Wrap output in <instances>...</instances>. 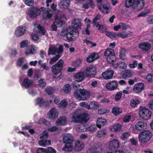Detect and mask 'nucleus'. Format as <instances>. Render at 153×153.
I'll list each match as a JSON object with an SVG mask.
<instances>
[{"instance_id":"obj_63","label":"nucleus","mask_w":153,"mask_h":153,"mask_svg":"<svg viewBox=\"0 0 153 153\" xmlns=\"http://www.w3.org/2000/svg\"><path fill=\"white\" fill-rule=\"evenodd\" d=\"M25 3L27 6H32L34 3L33 0H25Z\"/></svg>"},{"instance_id":"obj_15","label":"nucleus","mask_w":153,"mask_h":153,"mask_svg":"<svg viewBox=\"0 0 153 153\" xmlns=\"http://www.w3.org/2000/svg\"><path fill=\"white\" fill-rule=\"evenodd\" d=\"M59 111L55 108H52L48 113V115L50 119H55L58 116Z\"/></svg>"},{"instance_id":"obj_18","label":"nucleus","mask_w":153,"mask_h":153,"mask_svg":"<svg viewBox=\"0 0 153 153\" xmlns=\"http://www.w3.org/2000/svg\"><path fill=\"white\" fill-rule=\"evenodd\" d=\"M144 88V84L142 83H138L134 85L133 90L135 92L138 93L143 90Z\"/></svg>"},{"instance_id":"obj_50","label":"nucleus","mask_w":153,"mask_h":153,"mask_svg":"<svg viewBox=\"0 0 153 153\" xmlns=\"http://www.w3.org/2000/svg\"><path fill=\"white\" fill-rule=\"evenodd\" d=\"M130 135V133L128 132H126L123 133L120 136L121 138L124 140L127 139Z\"/></svg>"},{"instance_id":"obj_34","label":"nucleus","mask_w":153,"mask_h":153,"mask_svg":"<svg viewBox=\"0 0 153 153\" xmlns=\"http://www.w3.org/2000/svg\"><path fill=\"white\" fill-rule=\"evenodd\" d=\"M57 48L55 46H52L49 47L48 51V55L55 54L56 53Z\"/></svg>"},{"instance_id":"obj_59","label":"nucleus","mask_w":153,"mask_h":153,"mask_svg":"<svg viewBox=\"0 0 153 153\" xmlns=\"http://www.w3.org/2000/svg\"><path fill=\"white\" fill-rule=\"evenodd\" d=\"M97 129V126L95 125H92L88 128V130L91 132L95 131Z\"/></svg>"},{"instance_id":"obj_1","label":"nucleus","mask_w":153,"mask_h":153,"mask_svg":"<svg viewBox=\"0 0 153 153\" xmlns=\"http://www.w3.org/2000/svg\"><path fill=\"white\" fill-rule=\"evenodd\" d=\"M90 118L88 114L82 113L79 111H76L73 114L71 122L75 123L82 124L86 123Z\"/></svg>"},{"instance_id":"obj_41","label":"nucleus","mask_w":153,"mask_h":153,"mask_svg":"<svg viewBox=\"0 0 153 153\" xmlns=\"http://www.w3.org/2000/svg\"><path fill=\"white\" fill-rule=\"evenodd\" d=\"M46 93L48 94H52L54 91V89L50 86H48L45 89Z\"/></svg>"},{"instance_id":"obj_39","label":"nucleus","mask_w":153,"mask_h":153,"mask_svg":"<svg viewBox=\"0 0 153 153\" xmlns=\"http://www.w3.org/2000/svg\"><path fill=\"white\" fill-rule=\"evenodd\" d=\"M106 59L108 62L109 63L111 64L116 60V57L114 55V54H113L109 57H106Z\"/></svg>"},{"instance_id":"obj_43","label":"nucleus","mask_w":153,"mask_h":153,"mask_svg":"<svg viewBox=\"0 0 153 153\" xmlns=\"http://www.w3.org/2000/svg\"><path fill=\"white\" fill-rule=\"evenodd\" d=\"M71 85L69 84L65 85L63 87V90L65 93H69L71 90Z\"/></svg>"},{"instance_id":"obj_2","label":"nucleus","mask_w":153,"mask_h":153,"mask_svg":"<svg viewBox=\"0 0 153 153\" xmlns=\"http://www.w3.org/2000/svg\"><path fill=\"white\" fill-rule=\"evenodd\" d=\"M145 4L143 1L139 0H126L125 6L129 8L132 6L133 9L136 11L141 10L144 7Z\"/></svg>"},{"instance_id":"obj_54","label":"nucleus","mask_w":153,"mask_h":153,"mask_svg":"<svg viewBox=\"0 0 153 153\" xmlns=\"http://www.w3.org/2000/svg\"><path fill=\"white\" fill-rule=\"evenodd\" d=\"M37 103L40 106H43L44 103V101L42 98H38L36 100Z\"/></svg>"},{"instance_id":"obj_48","label":"nucleus","mask_w":153,"mask_h":153,"mask_svg":"<svg viewBox=\"0 0 153 153\" xmlns=\"http://www.w3.org/2000/svg\"><path fill=\"white\" fill-rule=\"evenodd\" d=\"M48 134L47 131H44L41 134V136L40 137V139L42 140L45 139L47 138L48 137Z\"/></svg>"},{"instance_id":"obj_29","label":"nucleus","mask_w":153,"mask_h":153,"mask_svg":"<svg viewBox=\"0 0 153 153\" xmlns=\"http://www.w3.org/2000/svg\"><path fill=\"white\" fill-rule=\"evenodd\" d=\"M52 12L51 10H46L43 13V17L47 20L51 18L52 16Z\"/></svg>"},{"instance_id":"obj_16","label":"nucleus","mask_w":153,"mask_h":153,"mask_svg":"<svg viewBox=\"0 0 153 153\" xmlns=\"http://www.w3.org/2000/svg\"><path fill=\"white\" fill-rule=\"evenodd\" d=\"M147 124L141 121L138 122L135 126V129L139 131H143L146 127Z\"/></svg>"},{"instance_id":"obj_8","label":"nucleus","mask_w":153,"mask_h":153,"mask_svg":"<svg viewBox=\"0 0 153 153\" xmlns=\"http://www.w3.org/2000/svg\"><path fill=\"white\" fill-rule=\"evenodd\" d=\"M55 22L59 27L62 26L65 23L66 18L65 16L62 14L61 15L59 13L55 14Z\"/></svg>"},{"instance_id":"obj_4","label":"nucleus","mask_w":153,"mask_h":153,"mask_svg":"<svg viewBox=\"0 0 153 153\" xmlns=\"http://www.w3.org/2000/svg\"><path fill=\"white\" fill-rule=\"evenodd\" d=\"M152 136V134L150 131L145 130L139 135V140L141 143L145 144L151 140Z\"/></svg>"},{"instance_id":"obj_64","label":"nucleus","mask_w":153,"mask_h":153,"mask_svg":"<svg viewBox=\"0 0 153 153\" xmlns=\"http://www.w3.org/2000/svg\"><path fill=\"white\" fill-rule=\"evenodd\" d=\"M147 21L149 24H153V16H151L148 17Z\"/></svg>"},{"instance_id":"obj_56","label":"nucleus","mask_w":153,"mask_h":153,"mask_svg":"<svg viewBox=\"0 0 153 153\" xmlns=\"http://www.w3.org/2000/svg\"><path fill=\"white\" fill-rule=\"evenodd\" d=\"M63 46L62 45H60L58 48H57L56 53L59 55L63 51Z\"/></svg>"},{"instance_id":"obj_45","label":"nucleus","mask_w":153,"mask_h":153,"mask_svg":"<svg viewBox=\"0 0 153 153\" xmlns=\"http://www.w3.org/2000/svg\"><path fill=\"white\" fill-rule=\"evenodd\" d=\"M82 63V61L80 59H78L73 62V65L75 67H77L79 66Z\"/></svg>"},{"instance_id":"obj_23","label":"nucleus","mask_w":153,"mask_h":153,"mask_svg":"<svg viewBox=\"0 0 153 153\" xmlns=\"http://www.w3.org/2000/svg\"><path fill=\"white\" fill-rule=\"evenodd\" d=\"M139 47L142 50L145 51H148L151 47V45L148 42H143L139 45Z\"/></svg>"},{"instance_id":"obj_58","label":"nucleus","mask_w":153,"mask_h":153,"mask_svg":"<svg viewBox=\"0 0 153 153\" xmlns=\"http://www.w3.org/2000/svg\"><path fill=\"white\" fill-rule=\"evenodd\" d=\"M69 27L63 29L61 32L60 35L61 36H64L66 35L67 33H68L67 31Z\"/></svg>"},{"instance_id":"obj_49","label":"nucleus","mask_w":153,"mask_h":153,"mask_svg":"<svg viewBox=\"0 0 153 153\" xmlns=\"http://www.w3.org/2000/svg\"><path fill=\"white\" fill-rule=\"evenodd\" d=\"M140 101L138 100H132L131 101L130 105L132 107H135L140 103Z\"/></svg>"},{"instance_id":"obj_37","label":"nucleus","mask_w":153,"mask_h":153,"mask_svg":"<svg viewBox=\"0 0 153 153\" xmlns=\"http://www.w3.org/2000/svg\"><path fill=\"white\" fill-rule=\"evenodd\" d=\"M106 133V130L105 129H101L98 131L97 136L98 137H101L105 136Z\"/></svg>"},{"instance_id":"obj_47","label":"nucleus","mask_w":153,"mask_h":153,"mask_svg":"<svg viewBox=\"0 0 153 153\" xmlns=\"http://www.w3.org/2000/svg\"><path fill=\"white\" fill-rule=\"evenodd\" d=\"M39 86L42 88H44L46 85V83L44 82L42 79H40L38 81Z\"/></svg>"},{"instance_id":"obj_3","label":"nucleus","mask_w":153,"mask_h":153,"mask_svg":"<svg viewBox=\"0 0 153 153\" xmlns=\"http://www.w3.org/2000/svg\"><path fill=\"white\" fill-rule=\"evenodd\" d=\"M74 94L76 98L79 100H87L90 97V92L84 89L76 90L74 92Z\"/></svg>"},{"instance_id":"obj_62","label":"nucleus","mask_w":153,"mask_h":153,"mask_svg":"<svg viewBox=\"0 0 153 153\" xmlns=\"http://www.w3.org/2000/svg\"><path fill=\"white\" fill-rule=\"evenodd\" d=\"M107 2L105 0H97V6L98 7L99 5L102 6L105 4Z\"/></svg>"},{"instance_id":"obj_5","label":"nucleus","mask_w":153,"mask_h":153,"mask_svg":"<svg viewBox=\"0 0 153 153\" xmlns=\"http://www.w3.org/2000/svg\"><path fill=\"white\" fill-rule=\"evenodd\" d=\"M96 73L95 69L93 66L87 67L83 72H79L76 74L77 76H89L95 75Z\"/></svg>"},{"instance_id":"obj_31","label":"nucleus","mask_w":153,"mask_h":153,"mask_svg":"<svg viewBox=\"0 0 153 153\" xmlns=\"http://www.w3.org/2000/svg\"><path fill=\"white\" fill-rule=\"evenodd\" d=\"M114 71L113 70L108 69L103 72L102 74V76H113Z\"/></svg>"},{"instance_id":"obj_14","label":"nucleus","mask_w":153,"mask_h":153,"mask_svg":"<svg viewBox=\"0 0 153 153\" xmlns=\"http://www.w3.org/2000/svg\"><path fill=\"white\" fill-rule=\"evenodd\" d=\"M63 140L65 143L72 144L74 141V137L71 134H66L63 136Z\"/></svg>"},{"instance_id":"obj_20","label":"nucleus","mask_w":153,"mask_h":153,"mask_svg":"<svg viewBox=\"0 0 153 153\" xmlns=\"http://www.w3.org/2000/svg\"><path fill=\"white\" fill-rule=\"evenodd\" d=\"M98 8L101 11L105 14L108 13V11L111 9L109 5L107 3L102 6L99 5Z\"/></svg>"},{"instance_id":"obj_21","label":"nucleus","mask_w":153,"mask_h":153,"mask_svg":"<svg viewBox=\"0 0 153 153\" xmlns=\"http://www.w3.org/2000/svg\"><path fill=\"white\" fill-rule=\"evenodd\" d=\"M99 56L97 53H93L87 58L86 60L88 62H91L99 58Z\"/></svg>"},{"instance_id":"obj_57","label":"nucleus","mask_w":153,"mask_h":153,"mask_svg":"<svg viewBox=\"0 0 153 153\" xmlns=\"http://www.w3.org/2000/svg\"><path fill=\"white\" fill-rule=\"evenodd\" d=\"M28 45V42L27 40H25L20 42V45L21 48L25 47Z\"/></svg>"},{"instance_id":"obj_42","label":"nucleus","mask_w":153,"mask_h":153,"mask_svg":"<svg viewBox=\"0 0 153 153\" xmlns=\"http://www.w3.org/2000/svg\"><path fill=\"white\" fill-rule=\"evenodd\" d=\"M68 102L65 100H64L61 101L60 102L58 103L59 107L62 108L67 107L68 105Z\"/></svg>"},{"instance_id":"obj_6","label":"nucleus","mask_w":153,"mask_h":153,"mask_svg":"<svg viewBox=\"0 0 153 153\" xmlns=\"http://www.w3.org/2000/svg\"><path fill=\"white\" fill-rule=\"evenodd\" d=\"M139 109V114L141 118L145 120H147L150 118L151 112L150 110L144 107L140 108Z\"/></svg>"},{"instance_id":"obj_46","label":"nucleus","mask_w":153,"mask_h":153,"mask_svg":"<svg viewBox=\"0 0 153 153\" xmlns=\"http://www.w3.org/2000/svg\"><path fill=\"white\" fill-rule=\"evenodd\" d=\"M126 51L124 49H122L120 51V57L121 59L123 60L125 59L126 58Z\"/></svg>"},{"instance_id":"obj_53","label":"nucleus","mask_w":153,"mask_h":153,"mask_svg":"<svg viewBox=\"0 0 153 153\" xmlns=\"http://www.w3.org/2000/svg\"><path fill=\"white\" fill-rule=\"evenodd\" d=\"M36 153H49L47 149L43 148H39L36 151Z\"/></svg>"},{"instance_id":"obj_30","label":"nucleus","mask_w":153,"mask_h":153,"mask_svg":"<svg viewBox=\"0 0 153 153\" xmlns=\"http://www.w3.org/2000/svg\"><path fill=\"white\" fill-rule=\"evenodd\" d=\"M96 26L98 27V30H100L102 33H105L107 30V27L105 25H100L99 23L96 24Z\"/></svg>"},{"instance_id":"obj_51","label":"nucleus","mask_w":153,"mask_h":153,"mask_svg":"<svg viewBox=\"0 0 153 153\" xmlns=\"http://www.w3.org/2000/svg\"><path fill=\"white\" fill-rule=\"evenodd\" d=\"M150 10L149 9L147 10H145L142 11V12L140 13L138 15V16H145L146 15L150 12Z\"/></svg>"},{"instance_id":"obj_40","label":"nucleus","mask_w":153,"mask_h":153,"mask_svg":"<svg viewBox=\"0 0 153 153\" xmlns=\"http://www.w3.org/2000/svg\"><path fill=\"white\" fill-rule=\"evenodd\" d=\"M61 56L59 55H57L53 57L50 60L49 63L51 64H52L56 62L60 58Z\"/></svg>"},{"instance_id":"obj_9","label":"nucleus","mask_w":153,"mask_h":153,"mask_svg":"<svg viewBox=\"0 0 153 153\" xmlns=\"http://www.w3.org/2000/svg\"><path fill=\"white\" fill-rule=\"evenodd\" d=\"M41 11L37 7H30L28 12V15L30 18H34L40 15Z\"/></svg>"},{"instance_id":"obj_60","label":"nucleus","mask_w":153,"mask_h":153,"mask_svg":"<svg viewBox=\"0 0 153 153\" xmlns=\"http://www.w3.org/2000/svg\"><path fill=\"white\" fill-rule=\"evenodd\" d=\"M59 128L55 126L49 128L48 130L51 132H55L59 130Z\"/></svg>"},{"instance_id":"obj_26","label":"nucleus","mask_w":153,"mask_h":153,"mask_svg":"<svg viewBox=\"0 0 153 153\" xmlns=\"http://www.w3.org/2000/svg\"><path fill=\"white\" fill-rule=\"evenodd\" d=\"M107 123L106 120L105 119L101 118H98L97 122V126L99 128H100L101 126L105 125Z\"/></svg>"},{"instance_id":"obj_13","label":"nucleus","mask_w":153,"mask_h":153,"mask_svg":"<svg viewBox=\"0 0 153 153\" xmlns=\"http://www.w3.org/2000/svg\"><path fill=\"white\" fill-rule=\"evenodd\" d=\"M102 146H97L88 149L86 153H102Z\"/></svg>"},{"instance_id":"obj_52","label":"nucleus","mask_w":153,"mask_h":153,"mask_svg":"<svg viewBox=\"0 0 153 153\" xmlns=\"http://www.w3.org/2000/svg\"><path fill=\"white\" fill-rule=\"evenodd\" d=\"M121 125L119 124H117L113 126V128L114 130L116 131H119L121 130L122 127Z\"/></svg>"},{"instance_id":"obj_11","label":"nucleus","mask_w":153,"mask_h":153,"mask_svg":"<svg viewBox=\"0 0 153 153\" xmlns=\"http://www.w3.org/2000/svg\"><path fill=\"white\" fill-rule=\"evenodd\" d=\"M105 87L109 91H114L118 88V84L116 81H113L107 83Z\"/></svg>"},{"instance_id":"obj_19","label":"nucleus","mask_w":153,"mask_h":153,"mask_svg":"<svg viewBox=\"0 0 153 153\" xmlns=\"http://www.w3.org/2000/svg\"><path fill=\"white\" fill-rule=\"evenodd\" d=\"M81 26V21L78 19H74L72 22V28L75 30L80 28Z\"/></svg>"},{"instance_id":"obj_7","label":"nucleus","mask_w":153,"mask_h":153,"mask_svg":"<svg viewBox=\"0 0 153 153\" xmlns=\"http://www.w3.org/2000/svg\"><path fill=\"white\" fill-rule=\"evenodd\" d=\"M64 63L63 60L60 59L56 64L52 66L51 71L55 75L59 74L62 70Z\"/></svg>"},{"instance_id":"obj_17","label":"nucleus","mask_w":153,"mask_h":153,"mask_svg":"<svg viewBox=\"0 0 153 153\" xmlns=\"http://www.w3.org/2000/svg\"><path fill=\"white\" fill-rule=\"evenodd\" d=\"M67 118L65 116L60 117L56 122V124L58 126H64L67 123Z\"/></svg>"},{"instance_id":"obj_44","label":"nucleus","mask_w":153,"mask_h":153,"mask_svg":"<svg viewBox=\"0 0 153 153\" xmlns=\"http://www.w3.org/2000/svg\"><path fill=\"white\" fill-rule=\"evenodd\" d=\"M101 17V15L98 14L94 17L92 22L94 26H96V24L98 23L97 22V21L100 20Z\"/></svg>"},{"instance_id":"obj_35","label":"nucleus","mask_w":153,"mask_h":153,"mask_svg":"<svg viewBox=\"0 0 153 153\" xmlns=\"http://www.w3.org/2000/svg\"><path fill=\"white\" fill-rule=\"evenodd\" d=\"M73 146L72 144L65 143L64 147L62 149L63 150L66 152H71L72 150Z\"/></svg>"},{"instance_id":"obj_12","label":"nucleus","mask_w":153,"mask_h":153,"mask_svg":"<svg viewBox=\"0 0 153 153\" xmlns=\"http://www.w3.org/2000/svg\"><path fill=\"white\" fill-rule=\"evenodd\" d=\"M119 143L116 139H113L109 143V148L110 150L114 151L119 147Z\"/></svg>"},{"instance_id":"obj_27","label":"nucleus","mask_w":153,"mask_h":153,"mask_svg":"<svg viewBox=\"0 0 153 153\" xmlns=\"http://www.w3.org/2000/svg\"><path fill=\"white\" fill-rule=\"evenodd\" d=\"M25 31V30L22 27H18L16 30L15 34L17 37L23 35Z\"/></svg>"},{"instance_id":"obj_32","label":"nucleus","mask_w":153,"mask_h":153,"mask_svg":"<svg viewBox=\"0 0 153 153\" xmlns=\"http://www.w3.org/2000/svg\"><path fill=\"white\" fill-rule=\"evenodd\" d=\"M33 82L27 78H26L24 80L22 85L25 88H27L30 87L32 84Z\"/></svg>"},{"instance_id":"obj_10","label":"nucleus","mask_w":153,"mask_h":153,"mask_svg":"<svg viewBox=\"0 0 153 153\" xmlns=\"http://www.w3.org/2000/svg\"><path fill=\"white\" fill-rule=\"evenodd\" d=\"M66 36L67 39L69 41H72L73 40L72 37H73L74 35H75V37H77L78 36V33L76 30H74L71 27H69V29L68 30Z\"/></svg>"},{"instance_id":"obj_24","label":"nucleus","mask_w":153,"mask_h":153,"mask_svg":"<svg viewBox=\"0 0 153 153\" xmlns=\"http://www.w3.org/2000/svg\"><path fill=\"white\" fill-rule=\"evenodd\" d=\"M84 144L82 141H77L75 142L74 149L77 151H81L84 148Z\"/></svg>"},{"instance_id":"obj_61","label":"nucleus","mask_w":153,"mask_h":153,"mask_svg":"<svg viewBox=\"0 0 153 153\" xmlns=\"http://www.w3.org/2000/svg\"><path fill=\"white\" fill-rule=\"evenodd\" d=\"M31 36L32 39L34 41H37L39 39V36L36 34L32 33L31 35Z\"/></svg>"},{"instance_id":"obj_25","label":"nucleus","mask_w":153,"mask_h":153,"mask_svg":"<svg viewBox=\"0 0 153 153\" xmlns=\"http://www.w3.org/2000/svg\"><path fill=\"white\" fill-rule=\"evenodd\" d=\"M70 4L69 1L63 0L61 1L59 4V7L62 8H67Z\"/></svg>"},{"instance_id":"obj_38","label":"nucleus","mask_w":153,"mask_h":153,"mask_svg":"<svg viewBox=\"0 0 153 153\" xmlns=\"http://www.w3.org/2000/svg\"><path fill=\"white\" fill-rule=\"evenodd\" d=\"M122 112V110L120 107H116L113 108L112 111V113L115 115L120 114Z\"/></svg>"},{"instance_id":"obj_55","label":"nucleus","mask_w":153,"mask_h":153,"mask_svg":"<svg viewBox=\"0 0 153 153\" xmlns=\"http://www.w3.org/2000/svg\"><path fill=\"white\" fill-rule=\"evenodd\" d=\"M122 74L125 76H131L132 74V73L130 71L126 70L123 72Z\"/></svg>"},{"instance_id":"obj_22","label":"nucleus","mask_w":153,"mask_h":153,"mask_svg":"<svg viewBox=\"0 0 153 153\" xmlns=\"http://www.w3.org/2000/svg\"><path fill=\"white\" fill-rule=\"evenodd\" d=\"M36 33H39L42 35H44L45 33V30L43 27L38 24L36 25L33 30Z\"/></svg>"},{"instance_id":"obj_28","label":"nucleus","mask_w":153,"mask_h":153,"mask_svg":"<svg viewBox=\"0 0 153 153\" xmlns=\"http://www.w3.org/2000/svg\"><path fill=\"white\" fill-rule=\"evenodd\" d=\"M36 51L34 47L31 45L27 47L25 51V54L26 55L33 54L35 53Z\"/></svg>"},{"instance_id":"obj_36","label":"nucleus","mask_w":153,"mask_h":153,"mask_svg":"<svg viewBox=\"0 0 153 153\" xmlns=\"http://www.w3.org/2000/svg\"><path fill=\"white\" fill-rule=\"evenodd\" d=\"M114 54V50L111 49H108L105 52L104 55L106 57L110 56L111 55Z\"/></svg>"},{"instance_id":"obj_33","label":"nucleus","mask_w":153,"mask_h":153,"mask_svg":"<svg viewBox=\"0 0 153 153\" xmlns=\"http://www.w3.org/2000/svg\"><path fill=\"white\" fill-rule=\"evenodd\" d=\"M131 34V32L130 31H125L119 33V37H120L122 38H124L129 36Z\"/></svg>"}]
</instances>
